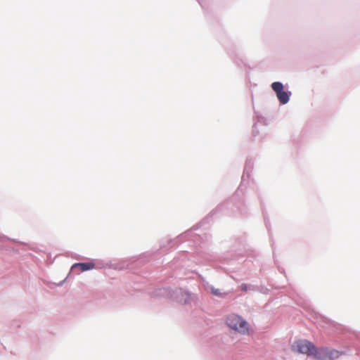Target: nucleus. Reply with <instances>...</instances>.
Listing matches in <instances>:
<instances>
[{
	"label": "nucleus",
	"mask_w": 360,
	"mask_h": 360,
	"mask_svg": "<svg viewBox=\"0 0 360 360\" xmlns=\"http://www.w3.org/2000/svg\"><path fill=\"white\" fill-rule=\"evenodd\" d=\"M292 350L304 354L311 355L316 350V346L311 342L306 340H299L292 345Z\"/></svg>",
	"instance_id": "2"
},
{
	"label": "nucleus",
	"mask_w": 360,
	"mask_h": 360,
	"mask_svg": "<svg viewBox=\"0 0 360 360\" xmlns=\"http://www.w3.org/2000/svg\"><path fill=\"white\" fill-rule=\"evenodd\" d=\"M312 356L319 360H334L340 356V352L335 349L323 347L317 349L316 347Z\"/></svg>",
	"instance_id": "3"
},
{
	"label": "nucleus",
	"mask_w": 360,
	"mask_h": 360,
	"mask_svg": "<svg viewBox=\"0 0 360 360\" xmlns=\"http://www.w3.org/2000/svg\"><path fill=\"white\" fill-rule=\"evenodd\" d=\"M94 264L93 263H78L72 266V269H79L80 271H84L94 269Z\"/></svg>",
	"instance_id": "5"
},
{
	"label": "nucleus",
	"mask_w": 360,
	"mask_h": 360,
	"mask_svg": "<svg viewBox=\"0 0 360 360\" xmlns=\"http://www.w3.org/2000/svg\"><path fill=\"white\" fill-rule=\"evenodd\" d=\"M191 299V295L187 292H181V297L178 298V301L181 303H188Z\"/></svg>",
	"instance_id": "6"
},
{
	"label": "nucleus",
	"mask_w": 360,
	"mask_h": 360,
	"mask_svg": "<svg viewBox=\"0 0 360 360\" xmlns=\"http://www.w3.org/2000/svg\"><path fill=\"white\" fill-rule=\"evenodd\" d=\"M271 88L276 92V96L281 104H285L288 102L290 93L283 91V85L281 82H273Z\"/></svg>",
	"instance_id": "4"
},
{
	"label": "nucleus",
	"mask_w": 360,
	"mask_h": 360,
	"mask_svg": "<svg viewBox=\"0 0 360 360\" xmlns=\"http://www.w3.org/2000/svg\"><path fill=\"white\" fill-rule=\"evenodd\" d=\"M240 288L241 290L244 291V292H246L248 291V286L247 284L245 283H243L240 286Z\"/></svg>",
	"instance_id": "8"
},
{
	"label": "nucleus",
	"mask_w": 360,
	"mask_h": 360,
	"mask_svg": "<svg viewBox=\"0 0 360 360\" xmlns=\"http://www.w3.org/2000/svg\"><path fill=\"white\" fill-rule=\"evenodd\" d=\"M212 292L213 295H216V296H220V297H222L223 295L222 293H221L219 292V289H214V288H212Z\"/></svg>",
	"instance_id": "7"
},
{
	"label": "nucleus",
	"mask_w": 360,
	"mask_h": 360,
	"mask_svg": "<svg viewBox=\"0 0 360 360\" xmlns=\"http://www.w3.org/2000/svg\"><path fill=\"white\" fill-rule=\"evenodd\" d=\"M227 326L243 335H249L250 333V326L249 323L240 316L237 314H231L226 318Z\"/></svg>",
	"instance_id": "1"
}]
</instances>
